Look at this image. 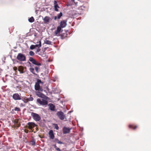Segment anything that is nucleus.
<instances>
[{
	"label": "nucleus",
	"instance_id": "6",
	"mask_svg": "<svg viewBox=\"0 0 151 151\" xmlns=\"http://www.w3.org/2000/svg\"><path fill=\"white\" fill-rule=\"evenodd\" d=\"M31 116L33 119L36 121H38L41 119V118L39 115L33 112L32 113Z\"/></svg>",
	"mask_w": 151,
	"mask_h": 151
},
{
	"label": "nucleus",
	"instance_id": "9",
	"mask_svg": "<svg viewBox=\"0 0 151 151\" xmlns=\"http://www.w3.org/2000/svg\"><path fill=\"white\" fill-rule=\"evenodd\" d=\"M39 44H37L35 45H31L30 47V49L31 50H33L36 47H38L39 48L41 47V43L40 40L39 42Z\"/></svg>",
	"mask_w": 151,
	"mask_h": 151
},
{
	"label": "nucleus",
	"instance_id": "34",
	"mask_svg": "<svg viewBox=\"0 0 151 151\" xmlns=\"http://www.w3.org/2000/svg\"><path fill=\"white\" fill-rule=\"evenodd\" d=\"M56 18H57V17H55V19H56Z\"/></svg>",
	"mask_w": 151,
	"mask_h": 151
},
{
	"label": "nucleus",
	"instance_id": "18",
	"mask_svg": "<svg viewBox=\"0 0 151 151\" xmlns=\"http://www.w3.org/2000/svg\"><path fill=\"white\" fill-rule=\"evenodd\" d=\"M128 127L129 128L135 129L137 128V126L133 124H131L129 125Z\"/></svg>",
	"mask_w": 151,
	"mask_h": 151
},
{
	"label": "nucleus",
	"instance_id": "25",
	"mask_svg": "<svg viewBox=\"0 0 151 151\" xmlns=\"http://www.w3.org/2000/svg\"><path fill=\"white\" fill-rule=\"evenodd\" d=\"M23 68L22 66H20L19 68V71H23Z\"/></svg>",
	"mask_w": 151,
	"mask_h": 151
},
{
	"label": "nucleus",
	"instance_id": "2",
	"mask_svg": "<svg viewBox=\"0 0 151 151\" xmlns=\"http://www.w3.org/2000/svg\"><path fill=\"white\" fill-rule=\"evenodd\" d=\"M41 83V81L40 80L38 79L37 82L36 83L35 87V89L36 91H42L43 89L42 87H40V83Z\"/></svg>",
	"mask_w": 151,
	"mask_h": 151
},
{
	"label": "nucleus",
	"instance_id": "12",
	"mask_svg": "<svg viewBox=\"0 0 151 151\" xmlns=\"http://www.w3.org/2000/svg\"><path fill=\"white\" fill-rule=\"evenodd\" d=\"M67 25V21L65 20H63L61 21L60 23V26L61 28H63L65 27Z\"/></svg>",
	"mask_w": 151,
	"mask_h": 151
},
{
	"label": "nucleus",
	"instance_id": "31",
	"mask_svg": "<svg viewBox=\"0 0 151 151\" xmlns=\"http://www.w3.org/2000/svg\"><path fill=\"white\" fill-rule=\"evenodd\" d=\"M40 50V49H37V51H36V52H39Z\"/></svg>",
	"mask_w": 151,
	"mask_h": 151
},
{
	"label": "nucleus",
	"instance_id": "23",
	"mask_svg": "<svg viewBox=\"0 0 151 151\" xmlns=\"http://www.w3.org/2000/svg\"><path fill=\"white\" fill-rule=\"evenodd\" d=\"M29 54L31 56H33L34 55V53L32 51H30L29 52Z\"/></svg>",
	"mask_w": 151,
	"mask_h": 151
},
{
	"label": "nucleus",
	"instance_id": "11",
	"mask_svg": "<svg viewBox=\"0 0 151 151\" xmlns=\"http://www.w3.org/2000/svg\"><path fill=\"white\" fill-rule=\"evenodd\" d=\"M33 99V98L32 97L28 98L25 97L22 98V100L24 103H27L29 101H32Z\"/></svg>",
	"mask_w": 151,
	"mask_h": 151
},
{
	"label": "nucleus",
	"instance_id": "17",
	"mask_svg": "<svg viewBox=\"0 0 151 151\" xmlns=\"http://www.w3.org/2000/svg\"><path fill=\"white\" fill-rule=\"evenodd\" d=\"M55 10L56 11H58V8H59L56 1H55L54 2Z\"/></svg>",
	"mask_w": 151,
	"mask_h": 151
},
{
	"label": "nucleus",
	"instance_id": "10",
	"mask_svg": "<svg viewBox=\"0 0 151 151\" xmlns=\"http://www.w3.org/2000/svg\"><path fill=\"white\" fill-rule=\"evenodd\" d=\"M20 94L19 95L17 93L14 94L12 96L13 98L15 100H20L21 99Z\"/></svg>",
	"mask_w": 151,
	"mask_h": 151
},
{
	"label": "nucleus",
	"instance_id": "8",
	"mask_svg": "<svg viewBox=\"0 0 151 151\" xmlns=\"http://www.w3.org/2000/svg\"><path fill=\"white\" fill-rule=\"evenodd\" d=\"M61 28L60 26H58L57 27V29L54 32V35L57 36H60V31Z\"/></svg>",
	"mask_w": 151,
	"mask_h": 151
},
{
	"label": "nucleus",
	"instance_id": "14",
	"mask_svg": "<svg viewBox=\"0 0 151 151\" xmlns=\"http://www.w3.org/2000/svg\"><path fill=\"white\" fill-rule=\"evenodd\" d=\"M48 134L49 137L50 139H53L54 138L55 136L53 132V131L52 130H51L49 131L48 133Z\"/></svg>",
	"mask_w": 151,
	"mask_h": 151
},
{
	"label": "nucleus",
	"instance_id": "16",
	"mask_svg": "<svg viewBox=\"0 0 151 151\" xmlns=\"http://www.w3.org/2000/svg\"><path fill=\"white\" fill-rule=\"evenodd\" d=\"M70 129L66 127H64L63 129V133L64 134L69 133L70 132Z\"/></svg>",
	"mask_w": 151,
	"mask_h": 151
},
{
	"label": "nucleus",
	"instance_id": "26",
	"mask_svg": "<svg viewBox=\"0 0 151 151\" xmlns=\"http://www.w3.org/2000/svg\"><path fill=\"white\" fill-rule=\"evenodd\" d=\"M24 132L26 133H28V132H31V131H29V130L27 129H25L24 130Z\"/></svg>",
	"mask_w": 151,
	"mask_h": 151
},
{
	"label": "nucleus",
	"instance_id": "15",
	"mask_svg": "<svg viewBox=\"0 0 151 151\" xmlns=\"http://www.w3.org/2000/svg\"><path fill=\"white\" fill-rule=\"evenodd\" d=\"M49 109L52 111H54L55 110V106L54 105L51 103H50L48 104Z\"/></svg>",
	"mask_w": 151,
	"mask_h": 151
},
{
	"label": "nucleus",
	"instance_id": "22",
	"mask_svg": "<svg viewBox=\"0 0 151 151\" xmlns=\"http://www.w3.org/2000/svg\"><path fill=\"white\" fill-rule=\"evenodd\" d=\"M14 110L15 111H21V109L19 108L16 107L14 108Z\"/></svg>",
	"mask_w": 151,
	"mask_h": 151
},
{
	"label": "nucleus",
	"instance_id": "24",
	"mask_svg": "<svg viewBox=\"0 0 151 151\" xmlns=\"http://www.w3.org/2000/svg\"><path fill=\"white\" fill-rule=\"evenodd\" d=\"M54 147L55 148L56 150L58 151H61V150L59 149V148L56 145H55L54 146Z\"/></svg>",
	"mask_w": 151,
	"mask_h": 151
},
{
	"label": "nucleus",
	"instance_id": "28",
	"mask_svg": "<svg viewBox=\"0 0 151 151\" xmlns=\"http://www.w3.org/2000/svg\"><path fill=\"white\" fill-rule=\"evenodd\" d=\"M46 43L47 44H51V42L50 41L47 40L46 42Z\"/></svg>",
	"mask_w": 151,
	"mask_h": 151
},
{
	"label": "nucleus",
	"instance_id": "32",
	"mask_svg": "<svg viewBox=\"0 0 151 151\" xmlns=\"http://www.w3.org/2000/svg\"><path fill=\"white\" fill-rule=\"evenodd\" d=\"M17 68L16 67H14V69L15 70H17Z\"/></svg>",
	"mask_w": 151,
	"mask_h": 151
},
{
	"label": "nucleus",
	"instance_id": "27",
	"mask_svg": "<svg viewBox=\"0 0 151 151\" xmlns=\"http://www.w3.org/2000/svg\"><path fill=\"white\" fill-rule=\"evenodd\" d=\"M55 128L57 130L59 129V127L57 124H55Z\"/></svg>",
	"mask_w": 151,
	"mask_h": 151
},
{
	"label": "nucleus",
	"instance_id": "30",
	"mask_svg": "<svg viewBox=\"0 0 151 151\" xmlns=\"http://www.w3.org/2000/svg\"><path fill=\"white\" fill-rule=\"evenodd\" d=\"M18 119H16L14 120V122L15 123H17L18 122Z\"/></svg>",
	"mask_w": 151,
	"mask_h": 151
},
{
	"label": "nucleus",
	"instance_id": "3",
	"mask_svg": "<svg viewBox=\"0 0 151 151\" xmlns=\"http://www.w3.org/2000/svg\"><path fill=\"white\" fill-rule=\"evenodd\" d=\"M17 58L20 61H24L26 60V57L25 55L21 53L18 54Z\"/></svg>",
	"mask_w": 151,
	"mask_h": 151
},
{
	"label": "nucleus",
	"instance_id": "4",
	"mask_svg": "<svg viewBox=\"0 0 151 151\" xmlns=\"http://www.w3.org/2000/svg\"><path fill=\"white\" fill-rule=\"evenodd\" d=\"M36 126V125L33 122H29L27 123L28 128L31 130V132L33 131L32 129Z\"/></svg>",
	"mask_w": 151,
	"mask_h": 151
},
{
	"label": "nucleus",
	"instance_id": "19",
	"mask_svg": "<svg viewBox=\"0 0 151 151\" xmlns=\"http://www.w3.org/2000/svg\"><path fill=\"white\" fill-rule=\"evenodd\" d=\"M29 22H32L35 21V19L33 17H32L29 19Z\"/></svg>",
	"mask_w": 151,
	"mask_h": 151
},
{
	"label": "nucleus",
	"instance_id": "5",
	"mask_svg": "<svg viewBox=\"0 0 151 151\" xmlns=\"http://www.w3.org/2000/svg\"><path fill=\"white\" fill-rule=\"evenodd\" d=\"M57 115L61 120H64L65 118V116L62 111L58 112L57 113Z\"/></svg>",
	"mask_w": 151,
	"mask_h": 151
},
{
	"label": "nucleus",
	"instance_id": "13",
	"mask_svg": "<svg viewBox=\"0 0 151 151\" xmlns=\"http://www.w3.org/2000/svg\"><path fill=\"white\" fill-rule=\"evenodd\" d=\"M43 20L44 23L47 24L50 22V18L49 17L46 16L44 18Z\"/></svg>",
	"mask_w": 151,
	"mask_h": 151
},
{
	"label": "nucleus",
	"instance_id": "1",
	"mask_svg": "<svg viewBox=\"0 0 151 151\" xmlns=\"http://www.w3.org/2000/svg\"><path fill=\"white\" fill-rule=\"evenodd\" d=\"M36 94L38 97L43 99L42 100L40 99H37V102L38 103L42 106H46L47 104V100L49 99L48 97L40 92H36Z\"/></svg>",
	"mask_w": 151,
	"mask_h": 151
},
{
	"label": "nucleus",
	"instance_id": "35",
	"mask_svg": "<svg viewBox=\"0 0 151 151\" xmlns=\"http://www.w3.org/2000/svg\"><path fill=\"white\" fill-rule=\"evenodd\" d=\"M76 151H79V150H76Z\"/></svg>",
	"mask_w": 151,
	"mask_h": 151
},
{
	"label": "nucleus",
	"instance_id": "20",
	"mask_svg": "<svg viewBox=\"0 0 151 151\" xmlns=\"http://www.w3.org/2000/svg\"><path fill=\"white\" fill-rule=\"evenodd\" d=\"M29 70L31 72L33 73L34 75H36L34 71V69L33 68H30Z\"/></svg>",
	"mask_w": 151,
	"mask_h": 151
},
{
	"label": "nucleus",
	"instance_id": "7",
	"mask_svg": "<svg viewBox=\"0 0 151 151\" xmlns=\"http://www.w3.org/2000/svg\"><path fill=\"white\" fill-rule=\"evenodd\" d=\"M29 60L34 64L38 66L41 65V64L40 63L37 61L35 59L32 57H30Z\"/></svg>",
	"mask_w": 151,
	"mask_h": 151
},
{
	"label": "nucleus",
	"instance_id": "29",
	"mask_svg": "<svg viewBox=\"0 0 151 151\" xmlns=\"http://www.w3.org/2000/svg\"><path fill=\"white\" fill-rule=\"evenodd\" d=\"M35 69L36 72H38V70L39 69V68L38 67H35Z\"/></svg>",
	"mask_w": 151,
	"mask_h": 151
},
{
	"label": "nucleus",
	"instance_id": "21",
	"mask_svg": "<svg viewBox=\"0 0 151 151\" xmlns=\"http://www.w3.org/2000/svg\"><path fill=\"white\" fill-rule=\"evenodd\" d=\"M63 14L61 12H60L59 14L57 15V18L58 19H59L60 17L62 16Z\"/></svg>",
	"mask_w": 151,
	"mask_h": 151
},
{
	"label": "nucleus",
	"instance_id": "33",
	"mask_svg": "<svg viewBox=\"0 0 151 151\" xmlns=\"http://www.w3.org/2000/svg\"><path fill=\"white\" fill-rule=\"evenodd\" d=\"M20 123L17 124V126L18 127H20Z\"/></svg>",
	"mask_w": 151,
	"mask_h": 151
}]
</instances>
